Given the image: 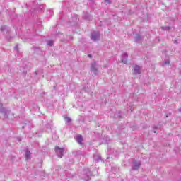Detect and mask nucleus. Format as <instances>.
<instances>
[{"label":"nucleus","mask_w":181,"mask_h":181,"mask_svg":"<svg viewBox=\"0 0 181 181\" xmlns=\"http://www.w3.org/2000/svg\"><path fill=\"white\" fill-rule=\"evenodd\" d=\"M131 111H132V107L130 108Z\"/></svg>","instance_id":"nucleus-23"},{"label":"nucleus","mask_w":181,"mask_h":181,"mask_svg":"<svg viewBox=\"0 0 181 181\" xmlns=\"http://www.w3.org/2000/svg\"><path fill=\"white\" fill-rule=\"evenodd\" d=\"M90 71H92V73H93L95 75L98 74V70L97 69V63L96 62H93L91 64Z\"/></svg>","instance_id":"nucleus-4"},{"label":"nucleus","mask_w":181,"mask_h":181,"mask_svg":"<svg viewBox=\"0 0 181 181\" xmlns=\"http://www.w3.org/2000/svg\"><path fill=\"white\" fill-rule=\"evenodd\" d=\"M170 64V62L169 60H167V61L164 62L163 66H166V65Z\"/></svg>","instance_id":"nucleus-15"},{"label":"nucleus","mask_w":181,"mask_h":181,"mask_svg":"<svg viewBox=\"0 0 181 181\" xmlns=\"http://www.w3.org/2000/svg\"><path fill=\"white\" fill-rule=\"evenodd\" d=\"M93 159L95 162H100L101 160V156L100 155H94Z\"/></svg>","instance_id":"nucleus-10"},{"label":"nucleus","mask_w":181,"mask_h":181,"mask_svg":"<svg viewBox=\"0 0 181 181\" xmlns=\"http://www.w3.org/2000/svg\"><path fill=\"white\" fill-rule=\"evenodd\" d=\"M91 39L93 42H97V40H100V32L95 31L91 34Z\"/></svg>","instance_id":"nucleus-3"},{"label":"nucleus","mask_w":181,"mask_h":181,"mask_svg":"<svg viewBox=\"0 0 181 181\" xmlns=\"http://www.w3.org/2000/svg\"><path fill=\"white\" fill-rule=\"evenodd\" d=\"M76 141H77L78 144L81 145V144H83V136L81 135H78L76 136Z\"/></svg>","instance_id":"nucleus-8"},{"label":"nucleus","mask_w":181,"mask_h":181,"mask_svg":"<svg viewBox=\"0 0 181 181\" xmlns=\"http://www.w3.org/2000/svg\"><path fill=\"white\" fill-rule=\"evenodd\" d=\"M7 28V27L6 26H5V25H4V26H1V32H5V30Z\"/></svg>","instance_id":"nucleus-14"},{"label":"nucleus","mask_w":181,"mask_h":181,"mask_svg":"<svg viewBox=\"0 0 181 181\" xmlns=\"http://www.w3.org/2000/svg\"><path fill=\"white\" fill-rule=\"evenodd\" d=\"M47 45L48 46H53V41L52 40L48 41Z\"/></svg>","instance_id":"nucleus-16"},{"label":"nucleus","mask_w":181,"mask_h":181,"mask_svg":"<svg viewBox=\"0 0 181 181\" xmlns=\"http://www.w3.org/2000/svg\"><path fill=\"white\" fill-rule=\"evenodd\" d=\"M84 19H86L88 21V14H86V16H83Z\"/></svg>","instance_id":"nucleus-17"},{"label":"nucleus","mask_w":181,"mask_h":181,"mask_svg":"<svg viewBox=\"0 0 181 181\" xmlns=\"http://www.w3.org/2000/svg\"><path fill=\"white\" fill-rule=\"evenodd\" d=\"M88 57H90V59H91V57H93V56H91V54H88Z\"/></svg>","instance_id":"nucleus-20"},{"label":"nucleus","mask_w":181,"mask_h":181,"mask_svg":"<svg viewBox=\"0 0 181 181\" xmlns=\"http://www.w3.org/2000/svg\"><path fill=\"white\" fill-rule=\"evenodd\" d=\"M0 112L4 116V118H8V115L11 112V111L4 108V105L0 103Z\"/></svg>","instance_id":"nucleus-1"},{"label":"nucleus","mask_w":181,"mask_h":181,"mask_svg":"<svg viewBox=\"0 0 181 181\" xmlns=\"http://www.w3.org/2000/svg\"><path fill=\"white\" fill-rule=\"evenodd\" d=\"M161 29L163 30H170V27H169V26L161 27Z\"/></svg>","instance_id":"nucleus-12"},{"label":"nucleus","mask_w":181,"mask_h":181,"mask_svg":"<svg viewBox=\"0 0 181 181\" xmlns=\"http://www.w3.org/2000/svg\"><path fill=\"white\" fill-rule=\"evenodd\" d=\"M141 40H142V37H141V35H139V34H136L135 36V41L137 43H141Z\"/></svg>","instance_id":"nucleus-9"},{"label":"nucleus","mask_w":181,"mask_h":181,"mask_svg":"<svg viewBox=\"0 0 181 181\" xmlns=\"http://www.w3.org/2000/svg\"><path fill=\"white\" fill-rule=\"evenodd\" d=\"M141 70H142L141 66L135 65L134 68V74H141Z\"/></svg>","instance_id":"nucleus-6"},{"label":"nucleus","mask_w":181,"mask_h":181,"mask_svg":"<svg viewBox=\"0 0 181 181\" xmlns=\"http://www.w3.org/2000/svg\"><path fill=\"white\" fill-rule=\"evenodd\" d=\"M122 63H124V64H127V63L128 62V54L124 53L122 55Z\"/></svg>","instance_id":"nucleus-7"},{"label":"nucleus","mask_w":181,"mask_h":181,"mask_svg":"<svg viewBox=\"0 0 181 181\" xmlns=\"http://www.w3.org/2000/svg\"><path fill=\"white\" fill-rule=\"evenodd\" d=\"M55 152L58 158H63V154L64 153V148H60V147H55Z\"/></svg>","instance_id":"nucleus-2"},{"label":"nucleus","mask_w":181,"mask_h":181,"mask_svg":"<svg viewBox=\"0 0 181 181\" xmlns=\"http://www.w3.org/2000/svg\"><path fill=\"white\" fill-rule=\"evenodd\" d=\"M75 18H76V22H77V16H76Z\"/></svg>","instance_id":"nucleus-21"},{"label":"nucleus","mask_w":181,"mask_h":181,"mask_svg":"<svg viewBox=\"0 0 181 181\" xmlns=\"http://www.w3.org/2000/svg\"><path fill=\"white\" fill-rule=\"evenodd\" d=\"M14 49L18 52V45L14 47Z\"/></svg>","instance_id":"nucleus-19"},{"label":"nucleus","mask_w":181,"mask_h":181,"mask_svg":"<svg viewBox=\"0 0 181 181\" xmlns=\"http://www.w3.org/2000/svg\"><path fill=\"white\" fill-rule=\"evenodd\" d=\"M141 168V161H134L132 163V169L133 170H138Z\"/></svg>","instance_id":"nucleus-5"},{"label":"nucleus","mask_w":181,"mask_h":181,"mask_svg":"<svg viewBox=\"0 0 181 181\" xmlns=\"http://www.w3.org/2000/svg\"><path fill=\"white\" fill-rule=\"evenodd\" d=\"M49 12H52V10H50Z\"/></svg>","instance_id":"nucleus-24"},{"label":"nucleus","mask_w":181,"mask_h":181,"mask_svg":"<svg viewBox=\"0 0 181 181\" xmlns=\"http://www.w3.org/2000/svg\"><path fill=\"white\" fill-rule=\"evenodd\" d=\"M105 4H111V1L110 0H105Z\"/></svg>","instance_id":"nucleus-18"},{"label":"nucleus","mask_w":181,"mask_h":181,"mask_svg":"<svg viewBox=\"0 0 181 181\" xmlns=\"http://www.w3.org/2000/svg\"><path fill=\"white\" fill-rule=\"evenodd\" d=\"M166 117H167V118H168L169 116L167 115Z\"/></svg>","instance_id":"nucleus-25"},{"label":"nucleus","mask_w":181,"mask_h":181,"mask_svg":"<svg viewBox=\"0 0 181 181\" xmlns=\"http://www.w3.org/2000/svg\"><path fill=\"white\" fill-rule=\"evenodd\" d=\"M25 159H30V151H25Z\"/></svg>","instance_id":"nucleus-11"},{"label":"nucleus","mask_w":181,"mask_h":181,"mask_svg":"<svg viewBox=\"0 0 181 181\" xmlns=\"http://www.w3.org/2000/svg\"><path fill=\"white\" fill-rule=\"evenodd\" d=\"M66 122H71V119L70 117H65L64 118Z\"/></svg>","instance_id":"nucleus-13"},{"label":"nucleus","mask_w":181,"mask_h":181,"mask_svg":"<svg viewBox=\"0 0 181 181\" xmlns=\"http://www.w3.org/2000/svg\"><path fill=\"white\" fill-rule=\"evenodd\" d=\"M174 43H177V40H175V41L174 42Z\"/></svg>","instance_id":"nucleus-22"}]
</instances>
